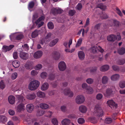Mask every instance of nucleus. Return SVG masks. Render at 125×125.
<instances>
[{
  "instance_id": "1",
  "label": "nucleus",
  "mask_w": 125,
  "mask_h": 125,
  "mask_svg": "<svg viewBox=\"0 0 125 125\" xmlns=\"http://www.w3.org/2000/svg\"><path fill=\"white\" fill-rule=\"evenodd\" d=\"M16 97L19 100L17 103L18 104H19L17 107V111L19 112L23 111L24 109L25 106L24 104L22 103L25 100V99L23 97V94H22L20 95H16Z\"/></svg>"
},
{
  "instance_id": "2",
  "label": "nucleus",
  "mask_w": 125,
  "mask_h": 125,
  "mask_svg": "<svg viewBox=\"0 0 125 125\" xmlns=\"http://www.w3.org/2000/svg\"><path fill=\"white\" fill-rule=\"evenodd\" d=\"M40 82L37 80H33L31 81L28 85V88L31 91H34L39 87Z\"/></svg>"
},
{
  "instance_id": "3",
  "label": "nucleus",
  "mask_w": 125,
  "mask_h": 125,
  "mask_svg": "<svg viewBox=\"0 0 125 125\" xmlns=\"http://www.w3.org/2000/svg\"><path fill=\"white\" fill-rule=\"evenodd\" d=\"M85 97L82 95H77L75 98V102L78 104H83L85 101Z\"/></svg>"
},
{
  "instance_id": "4",
  "label": "nucleus",
  "mask_w": 125,
  "mask_h": 125,
  "mask_svg": "<svg viewBox=\"0 0 125 125\" xmlns=\"http://www.w3.org/2000/svg\"><path fill=\"white\" fill-rule=\"evenodd\" d=\"M94 111V113L96 115L98 116H102L103 115V112L102 109L100 107H97V106L95 107Z\"/></svg>"
},
{
  "instance_id": "5",
  "label": "nucleus",
  "mask_w": 125,
  "mask_h": 125,
  "mask_svg": "<svg viewBox=\"0 0 125 125\" xmlns=\"http://www.w3.org/2000/svg\"><path fill=\"white\" fill-rule=\"evenodd\" d=\"M44 19V17L42 16L35 21V23L37 26L38 28H40L43 25L44 22L42 21Z\"/></svg>"
},
{
  "instance_id": "6",
  "label": "nucleus",
  "mask_w": 125,
  "mask_h": 125,
  "mask_svg": "<svg viewBox=\"0 0 125 125\" xmlns=\"http://www.w3.org/2000/svg\"><path fill=\"white\" fill-rule=\"evenodd\" d=\"M63 93L65 95L68 96L70 97H72L73 95V92L69 88L65 89L63 91Z\"/></svg>"
},
{
  "instance_id": "7",
  "label": "nucleus",
  "mask_w": 125,
  "mask_h": 125,
  "mask_svg": "<svg viewBox=\"0 0 125 125\" xmlns=\"http://www.w3.org/2000/svg\"><path fill=\"white\" fill-rule=\"evenodd\" d=\"M58 67L59 70L61 71H63L66 69L65 63L63 61L60 62L58 64Z\"/></svg>"
},
{
  "instance_id": "8",
  "label": "nucleus",
  "mask_w": 125,
  "mask_h": 125,
  "mask_svg": "<svg viewBox=\"0 0 125 125\" xmlns=\"http://www.w3.org/2000/svg\"><path fill=\"white\" fill-rule=\"evenodd\" d=\"M107 103L109 106L112 109H115L117 107V104H115L113 100H108L107 101Z\"/></svg>"
},
{
  "instance_id": "9",
  "label": "nucleus",
  "mask_w": 125,
  "mask_h": 125,
  "mask_svg": "<svg viewBox=\"0 0 125 125\" xmlns=\"http://www.w3.org/2000/svg\"><path fill=\"white\" fill-rule=\"evenodd\" d=\"M19 56L21 59L23 60L27 59L29 56L28 53L24 52H21L20 53Z\"/></svg>"
},
{
  "instance_id": "10",
  "label": "nucleus",
  "mask_w": 125,
  "mask_h": 125,
  "mask_svg": "<svg viewBox=\"0 0 125 125\" xmlns=\"http://www.w3.org/2000/svg\"><path fill=\"white\" fill-rule=\"evenodd\" d=\"M43 55L42 52L41 51H38L35 52L33 55L34 57L36 59L40 58Z\"/></svg>"
},
{
  "instance_id": "11",
  "label": "nucleus",
  "mask_w": 125,
  "mask_h": 125,
  "mask_svg": "<svg viewBox=\"0 0 125 125\" xmlns=\"http://www.w3.org/2000/svg\"><path fill=\"white\" fill-rule=\"evenodd\" d=\"M79 111L81 113H85L87 111V107L84 105H81L78 107Z\"/></svg>"
},
{
  "instance_id": "12",
  "label": "nucleus",
  "mask_w": 125,
  "mask_h": 125,
  "mask_svg": "<svg viewBox=\"0 0 125 125\" xmlns=\"http://www.w3.org/2000/svg\"><path fill=\"white\" fill-rule=\"evenodd\" d=\"M113 92L112 90L109 88L106 89L105 91L103 92L102 93L104 96L107 97L111 95Z\"/></svg>"
},
{
  "instance_id": "13",
  "label": "nucleus",
  "mask_w": 125,
  "mask_h": 125,
  "mask_svg": "<svg viewBox=\"0 0 125 125\" xmlns=\"http://www.w3.org/2000/svg\"><path fill=\"white\" fill-rule=\"evenodd\" d=\"M49 85L47 82L43 83L41 85V89L42 91H45L48 90L49 88Z\"/></svg>"
},
{
  "instance_id": "14",
  "label": "nucleus",
  "mask_w": 125,
  "mask_h": 125,
  "mask_svg": "<svg viewBox=\"0 0 125 125\" xmlns=\"http://www.w3.org/2000/svg\"><path fill=\"white\" fill-rule=\"evenodd\" d=\"M14 47V46L13 45H10L9 46H4L2 48V51L6 52L7 51H9L13 48Z\"/></svg>"
},
{
  "instance_id": "15",
  "label": "nucleus",
  "mask_w": 125,
  "mask_h": 125,
  "mask_svg": "<svg viewBox=\"0 0 125 125\" xmlns=\"http://www.w3.org/2000/svg\"><path fill=\"white\" fill-rule=\"evenodd\" d=\"M36 97V95L34 93L29 94H27L26 96V97L27 99L30 100L34 99Z\"/></svg>"
},
{
  "instance_id": "16",
  "label": "nucleus",
  "mask_w": 125,
  "mask_h": 125,
  "mask_svg": "<svg viewBox=\"0 0 125 125\" xmlns=\"http://www.w3.org/2000/svg\"><path fill=\"white\" fill-rule=\"evenodd\" d=\"M34 108V106L32 104H29L26 105V110L29 113L31 112L33 110Z\"/></svg>"
},
{
  "instance_id": "17",
  "label": "nucleus",
  "mask_w": 125,
  "mask_h": 125,
  "mask_svg": "<svg viewBox=\"0 0 125 125\" xmlns=\"http://www.w3.org/2000/svg\"><path fill=\"white\" fill-rule=\"evenodd\" d=\"M120 77V75L118 74H114L111 76L110 79L112 81H116L118 80Z\"/></svg>"
},
{
  "instance_id": "18",
  "label": "nucleus",
  "mask_w": 125,
  "mask_h": 125,
  "mask_svg": "<svg viewBox=\"0 0 125 125\" xmlns=\"http://www.w3.org/2000/svg\"><path fill=\"white\" fill-rule=\"evenodd\" d=\"M8 100L10 104H13L15 102V97L13 95H10L8 97Z\"/></svg>"
},
{
  "instance_id": "19",
  "label": "nucleus",
  "mask_w": 125,
  "mask_h": 125,
  "mask_svg": "<svg viewBox=\"0 0 125 125\" xmlns=\"http://www.w3.org/2000/svg\"><path fill=\"white\" fill-rule=\"evenodd\" d=\"M37 96L39 98H44L46 96V94L45 93L41 91H39L37 93Z\"/></svg>"
},
{
  "instance_id": "20",
  "label": "nucleus",
  "mask_w": 125,
  "mask_h": 125,
  "mask_svg": "<svg viewBox=\"0 0 125 125\" xmlns=\"http://www.w3.org/2000/svg\"><path fill=\"white\" fill-rule=\"evenodd\" d=\"M107 39L109 41H114L116 39V36L114 34L110 35L107 37Z\"/></svg>"
},
{
  "instance_id": "21",
  "label": "nucleus",
  "mask_w": 125,
  "mask_h": 125,
  "mask_svg": "<svg viewBox=\"0 0 125 125\" xmlns=\"http://www.w3.org/2000/svg\"><path fill=\"white\" fill-rule=\"evenodd\" d=\"M71 123L70 119L68 118H65L61 121L62 125H69Z\"/></svg>"
},
{
  "instance_id": "22",
  "label": "nucleus",
  "mask_w": 125,
  "mask_h": 125,
  "mask_svg": "<svg viewBox=\"0 0 125 125\" xmlns=\"http://www.w3.org/2000/svg\"><path fill=\"white\" fill-rule=\"evenodd\" d=\"M109 69V66L107 65H105L101 66L100 68V70L102 72H105Z\"/></svg>"
},
{
  "instance_id": "23",
  "label": "nucleus",
  "mask_w": 125,
  "mask_h": 125,
  "mask_svg": "<svg viewBox=\"0 0 125 125\" xmlns=\"http://www.w3.org/2000/svg\"><path fill=\"white\" fill-rule=\"evenodd\" d=\"M86 93L89 94H91L94 92V90L93 88L90 86H88L86 90Z\"/></svg>"
},
{
  "instance_id": "24",
  "label": "nucleus",
  "mask_w": 125,
  "mask_h": 125,
  "mask_svg": "<svg viewBox=\"0 0 125 125\" xmlns=\"http://www.w3.org/2000/svg\"><path fill=\"white\" fill-rule=\"evenodd\" d=\"M109 81V78L108 77L106 76H103L101 79L102 83L103 84H107Z\"/></svg>"
},
{
  "instance_id": "25",
  "label": "nucleus",
  "mask_w": 125,
  "mask_h": 125,
  "mask_svg": "<svg viewBox=\"0 0 125 125\" xmlns=\"http://www.w3.org/2000/svg\"><path fill=\"white\" fill-rule=\"evenodd\" d=\"M20 62L17 61L15 60L12 62V64L13 66L15 68H17L19 67Z\"/></svg>"
},
{
  "instance_id": "26",
  "label": "nucleus",
  "mask_w": 125,
  "mask_h": 125,
  "mask_svg": "<svg viewBox=\"0 0 125 125\" xmlns=\"http://www.w3.org/2000/svg\"><path fill=\"white\" fill-rule=\"evenodd\" d=\"M78 56L80 59L82 60L83 59L85 58L84 53L82 51H80L79 52Z\"/></svg>"
},
{
  "instance_id": "27",
  "label": "nucleus",
  "mask_w": 125,
  "mask_h": 125,
  "mask_svg": "<svg viewBox=\"0 0 125 125\" xmlns=\"http://www.w3.org/2000/svg\"><path fill=\"white\" fill-rule=\"evenodd\" d=\"M45 111L42 109H39L37 111L36 115L40 116L43 115L45 113Z\"/></svg>"
},
{
  "instance_id": "28",
  "label": "nucleus",
  "mask_w": 125,
  "mask_h": 125,
  "mask_svg": "<svg viewBox=\"0 0 125 125\" xmlns=\"http://www.w3.org/2000/svg\"><path fill=\"white\" fill-rule=\"evenodd\" d=\"M63 11V10L60 9H52L51 10V12L54 14H55L56 13H60L62 12Z\"/></svg>"
},
{
  "instance_id": "29",
  "label": "nucleus",
  "mask_w": 125,
  "mask_h": 125,
  "mask_svg": "<svg viewBox=\"0 0 125 125\" xmlns=\"http://www.w3.org/2000/svg\"><path fill=\"white\" fill-rule=\"evenodd\" d=\"M58 39H56L52 41L49 44V46L51 47H52L56 44L58 41Z\"/></svg>"
},
{
  "instance_id": "30",
  "label": "nucleus",
  "mask_w": 125,
  "mask_h": 125,
  "mask_svg": "<svg viewBox=\"0 0 125 125\" xmlns=\"http://www.w3.org/2000/svg\"><path fill=\"white\" fill-rule=\"evenodd\" d=\"M40 107L42 109H46L49 108V105L45 103H41L40 104Z\"/></svg>"
},
{
  "instance_id": "31",
  "label": "nucleus",
  "mask_w": 125,
  "mask_h": 125,
  "mask_svg": "<svg viewBox=\"0 0 125 125\" xmlns=\"http://www.w3.org/2000/svg\"><path fill=\"white\" fill-rule=\"evenodd\" d=\"M51 35V33H48L45 38V42L46 43H47L50 40V37Z\"/></svg>"
},
{
  "instance_id": "32",
  "label": "nucleus",
  "mask_w": 125,
  "mask_h": 125,
  "mask_svg": "<svg viewBox=\"0 0 125 125\" xmlns=\"http://www.w3.org/2000/svg\"><path fill=\"white\" fill-rule=\"evenodd\" d=\"M7 120V117L5 116L0 115V121L3 123L5 122Z\"/></svg>"
},
{
  "instance_id": "33",
  "label": "nucleus",
  "mask_w": 125,
  "mask_h": 125,
  "mask_svg": "<svg viewBox=\"0 0 125 125\" xmlns=\"http://www.w3.org/2000/svg\"><path fill=\"white\" fill-rule=\"evenodd\" d=\"M118 52L120 54H123L125 53V49L123 47L119 48L118 50Z\"/></svg>"
},
{
  "instance_id": "34",
  "label": "nucleus",
  "mask_w": 125,
  "mask_h": 125,
  "mask_svg": "<svg viewBox=\"0 0 125 125\" xmlns=\"http://www.w3.org/2000/svg\"><path fill=\"white\" fill-rule=\"evenodd\" d=\"M125 63V60L124 59H122L119 60L117 62V63L119 65H123Z\"/></svg>"
},
{
  "instance_id": "35",
  "label": "nucleus",
  "mask_w": 125,
  "mask_h": 125,
  "mask_svg": "<svg viewBox=\"0 0 125 125\" xmlns=\"http://www.w3.org/2000/svg\"><path fill=\"white\" fill-rule=\"evenodd\" d=\"M39 34V31L36 30L32 33L31 36L32 38H34L36 37Z\"/></svg>"
},
{
  "instance_id": "36",
  "label": "nucleus",
  "mask_w": 125,
  "mask_h": 125,
  "mask_svg": "<svg viewBox=\"0 0 125 125\" xmlns=\"http://www.w3.org/2000/svg\"><path fill=\"white\" fill-rule=\"evenodd\" d=\"M90 50L93 53H95L97 52V47L96 46H94L90 48Z\"/></svg>"
},
{
  "instance_id": "37",
  "label": "nucleus",
  "mask_w": 125,
  "mask_h": 125,
  "mask_svg": "<svg viewBox=\"0 0 125 125\" xmlns=\"http://www.w3.org/2000/svg\"><path fill=\"white\" fill-rule=\"evenodd\" d=\"M96 8H98L104 10L106 9V6L104 5L103 4L100 3L97 5Z\"/></svg>"
},
{
  "instance_id": "38",
  "label": "nucleus",
  "mask_w": 125,
  "mask_h": 125,
  "mask_svg": "<svg viewBox=\"0 0 125 125\" xmlns=\"http://www.w3.org/2000/svg\"><path fill=\"white\" fill-rule=\"evenodd\" d=\"M61 111L63 112H65L67 111V108L66 106L64 105L61 106L60 108Z\"/></svg>"
},
{
  "instance_id": "39",
  "label": "nucleus",
  "mask_w": 125,
  "mask_h": 125,
  "mask_svg": "<svg viewBox=\"0 0 125 125\" xmlns=\"http://www.w3.org/2000/svg\"><path fill=\"white\" fill-rule=\"evenodd\" d=\"M103 94L101 93H98L97 94L96 98L98 100H100L103 98Z\"/></svg>"
},
{
  "instance_id": "40",
  "label": "nucleus",
  "mask_w": 125,
  "mask_h": 125,
  "mask_svg": "<svg viewBox=\"0 0 125 125\" xmlns=\"http://www.w3.org/2000/svg\"><path fill=\"white\" fill-rule=\"evenodd\" d=\"M48 27L49 29H52L54 28V26L53 23L52 22H49L47 24Z\"/></svg>"
},
{
  "instance_id": "41",
  "label": "nucleus",
  "mask_w": 125,
  "mask_h": 125,
  "mask_svg": "<svg viewBox=\"0 0 125 125\" xmlns=\"http://www.w3.org/2000/svg\"><path fill=\"white\" fill-rule=\"evenodd\" d=\"M119 87L121 88H123L125 87V81H122L120 82L119 83Z\"/></svg>"
},
{
  "instance_id": "42",
  "label": "nucleus",
  "mask_w": 125,
  "mask_h": 125,
  "mask_svg": "<svg viewBox=\"0 0 125 125\" xmlns=\"http://www.w3.org/2000/svg\"><path fill=\"white\" fill-rule=\"evenodd\" d=\"M47 76V74L46 73L43 72H42L40 74L41 77L42 78H46Z\"/></svg>"
},
{
  "instance_id": "43",
  "label": "nucleus",
  "mask_w": 125,
  "mask_h": 125,
  "mask_svg": "<svg viewBox=\"0 0 125 125\" xmlns=\"http://www.w3.org/2000/svg\"><path fill=\"white\" fill-rule=\"evenodd\" d=\"M86 82L88 84H91L94 82V80L93 79L89 78L87 79L86 80Z\"/></svg>"
},
{
  "instance_id": "44",
  "label": "nucleus",
  "mask_w": 125,
  "mask_h": 125,
  "mask_svg": "<svg viewBox=\"0 0 125 125\" xmlns=\"http://www.w3.org/2000/svg\"><path fill=\"white\" fill-rule=\"evenodd\" d=\"M18 76L17 73L16 72H14L11 75V78L12 80L16 79Z\"/></svg>"
},
{
  "instance_id": "45",
  "label": "nucleus",
  "mask_w": 125,
  "mask_h": 125,
  "mask_svg": "<svg viewBox=\"0 0 125 125\" xmlns=\"http://www.w3.org/2000/svg\"><path fill=\"white\" fill-rule=\"evenodd\" d=\"M112 121V119L110 118H106L105 120V122L106 124H109L111 123Z\"/></svg>"
},
{
  "instance_id": "46",
  "label": "nucleus",
  "mask_w": 125,
  "mask_h": 125,
  "mask_svg": "<svg viewBox=\"0 0 125 125\" xmlns=\"http://www.w3.org/2000/svg\"><path fill=\"white\" fill-rule=\"evenodd\" d=\"M52 122L54 125H58V122L56 118H53L52 120Z\"/></svg>"
},
{
  "instance_id": "47",
  "label": "nucleus",
  "mask_w": 125,
  "mask_h": 125,
  "mask_svg": "<svg viewBox=\"0 0 125 125\" xmlns=\"http://www.w3.org/2000/svg\"><path fill=\"white\" fill-rule=\"evenodd\" d=\"M42 67V65L41 64H39L36 65L35 67V69L36 70H39L41 69Z\"/></svg>"
},
{
  "instance_id": "48",
  "label": "nucleus",
  "mask_w": 125,
  "mask_h": 125,
  "mask_svg": "<svg viewBox=\"0 0 125 125\" xmlns=\"http://www.w3.org/2000/svg\"><path fill=\"white\" fill-rule=\"evenodd\" d=\"M82 41V39L81 38H80L78 41L76 45V47H77L80 46L81 44Z\"/></svg>"
},
{
  "instance_id": "49",
  "label": "nucleus",
  "mask_w": 125,
  "mask_h": 125,
  "mask_svg": "<svg viewBox=\"0 0 125 125\" xmlns=\"http://www.w3.org/2000/svg\"><path fill=\"white\" fill-rule=\"evenodd\" d=\"M34 5V3L33 1L30 2L29 4L28 8L29 9L32 8Z\"/></svg>"
},
{
  "instance_id": "50",
  "label": "nucleus",
  "mask_w": 125,
  "mask_h": 125,
  "mask_svg": "<svg viewBox=\"0 0 125 125\" xmlns=\"http://www.w3.org/2000/svg\"><path fill=\"white\" fill-rule=\"evenodd\" d=\"M116 13L121 16H122V14L119 9L118 8H116Z\"/></svg>"
},
{
  "instance_id": "51",
  "label": "nucleus",
  "mask_w": 125,
  "mask_h": 125,
  "mask_svg": "<svg viewBox=\"0 0 125 125\" xmlns=\"http://www.w3.org/2000/svg\"><path fill=\"white\" fill-rule=\"evenodd\" d=\"M78 122L80 124H83L84 123L85 120L83 118H80L78 119Z\"/></svg>"
},
{
  "instance_id": "52",
  "label": "nucleus",
  "mask_w": 125,
  "mask_h": 125,
  "mask_svg": "<svg viewBox=\"0 0 125 125\" xmlns=\"http://www.w3.org/2000/svg\"><path fill=\"white\" fill-rule=\"evenodd\" d=\"M23 35L21 34H17L16 37V39L17 40L21 39L23 37Z\"/></svg>"
},
{
  "instance_id": "53",
  "label": "nucleus",
  "mask_w": 125,
  "mask_h": 125,
  "mask_svg": "<svg viewBox=\"0 0 125 125\" xmlns=\"http://www.w3.org/2000/svg\"><path fill=\"white\" fill-rule=\"evenodd\" d=\"M5 85L3 81L1 80L0 82V87L1 89H3L4 88Z\"/></svg>"
},
{
  "instance_id": "54",
  "label": "nucleus",
  "mask_w": 125,
  "mask_h": 125,
  "mask_svg": "<svg viewBox=\"0 0 125 125\" xmlns=\"http://www.w3.org/2000/svg\"><path fill=\"white\" fill-rule=\"evenodd\" d=\"M114 26L118 27L120 26V24L118 21L116 20H114Z\"/></svg>"
},
{
  "instance_id": "55",
  "label": "nucleus",
  "mask_w": 125,
  "mask_h": 125,
  "mask_svg": "<svg viewBox=\"0 0 125 125\" xmlns=\"http://www.w3.org/2000/svg\"><path fill=\"white\" fill-rule=\"evenodd\" d=\"M52 54L53 55L55 56L56 57H59L60 56V54L59 53L56 51H55L53 52Z\"/></svg>"
},
{
  "instance_id": "56",
  "label": "nucleus",
  "mask_w": 125,
  "mask_h": 125,
  "mask_svg": "<svg viewBox=\"0 0 125 125\" xmlns=\"http://www.w3.org/2000/svg\"><path fill=\"white\" fill-rule=\"evenodd\" d=\"M22 47L26 51H28L29 49V47L27 44H26L22 45Z\"/></svg>"
},
{
  "instance_id": "57",
  "label": "nucleus",
  "mask_w": 125,
  "mask_h": 125,
  "mask_svg": "<svg viewBox=\"0 0 125 125\" xmlns=\"http://www.w3.org/2000/svg\"><path fill=\"white\" fill-rule=\"evenodd\" d=\"M113 69L115 71H118L119 68L118 66L115 65H113L112 66Z\"/></svg>"
},
{
  "instance_id": "58",
  "label": "nucleus",
  "mask_w": 125,
  "mask_h": 125,
  "mask_svg": "<svg viewBox=\"0 0 125 125\" xmlns=\"http://www.w3.org/2000/svg\"><path fill=\"white\" fill-rule=\"evenodd\" d=\"M38 73V72L36 71L33 70L31 72V74L32 76H35Z\"/></svg>"
},
{
  "instance_id": "59",
  "label": "nucleus",
  "mask_w": 125,
  "mask_h": 125,
  "mask_svg": "<svg viewBox=\"0 0 125 125\" xmlns=\"http://www.w3.org/2000/svg\"><path fill=\"white\" fill-rule=\"evenodd\" d=\"M25 67L27 70H31L32 69V67L31 65L29 64H26L25 66Z\"/></svg>"
},
{
  "instance_id": "60",
  "label": "nucleus",
  "mask_w": 125,
  "mask_h": 125,
  "mask_svg": "<svg viewBox=\"0 0 125 125\" xmlns=\"http://www.w3.org/2000/svg\"><path fill=\"white\" fill-rule=\"evenodd\" d=\"M101 18L102 19H106L108 18L107 15L104 13H103L102 15L101 16Z\"/></svg>"
},
{
  "instance_id": "61",
  "label": "nucleus",
  "mask_w": 125,
  "mask_h": 125,
  "mask_svg": "<svg viewBox=\"0 0 125 125\" xmlns=\"http://www.w3.org/2000/svg\"><path fill=\"white\" fill-rule=\"evenodd\" d=\"M76 12L74 10H71L69 11V14L71 16H73L74 14Z\"/></svg>"
},
{
  "instance_id": "62",
  "label": "nucleus",
  "mask_w": 125,
  "mask_h": 125,
  "mask_svg": "<svg viewBox=\"0 0 125 125\" xmlns=\"http://www.w3.org/2000/svg\"><path fill=\"white\" fill-rule=\"evenodd\" d=\"M88 87V85L86 83H84L82 84V87L83 89H85L86 90Z\"/></svg>"
},
{
  "instance_id": "63",
  "label": "nucleus",
  "mask_w": 125,
  "mask_h": 125,
  "mask_svg": "<svg viewBox=\"0 0 125 125\" xmlns=\"http://www.w3.org/2000/svg\"><path fill=\"white\" fill-rule=\"evenodd\" d=\"M38 17V15L36 14H34L33 16L32 21L33 23H34V21Z\"/></svg>"
},
{
  "instance_id": "64",
  "label": "nucleus",
  "mask_w": 125,
  "mask_h": 125,
  "mask_svg": "<svg viewBox=\"0 0 125 125\" xmlns=\"http://www.w3.org/2000/svg\"><path fill=\"white\" fill-rule=\"evenodd\" d=\"M76 9L79 10H81L82 8V5L81 4H78L76 7Z\"/></svg>"
}]
</instances>
